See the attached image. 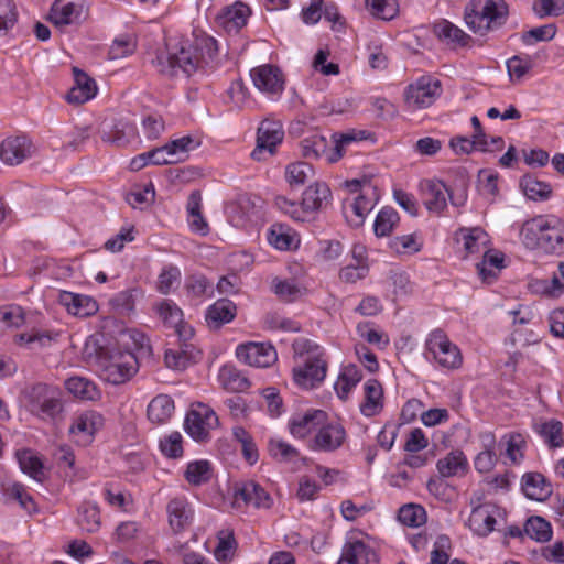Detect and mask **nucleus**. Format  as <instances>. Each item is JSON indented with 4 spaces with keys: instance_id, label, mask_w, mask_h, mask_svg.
<instances>
[{
    "instance_id": "obj_18",
    "label": "nucleus",
    "mask_w": 564,
    "mask_h": 564,
    "mask_svg": "<svg viewBox=\"0 0 564 564\" xmlns=\"http://www.w3.org/2000/svg\"><path fill=\"white\" fill-rule=\"evenodd\" d=\"M84 11V0H55L48 18L57 26L68 25L78 22Z\"/></svg>"
},
{
    "instance_id": "obj_37",
    "label": "nucleus",
    "mask_w": 564,
    "mask_h": 564,
    "mask_svg": "<svg viewBox=\"0 0 564 564\" xmlns=\"http://www.w3.org/2000/svg\"><path fill=\"white\" fill-rule=\"evenodd\" d=\"M330 197V189L323 182H315L303 192L302 205L307 213L315 212L323 207Z\"/></svg>"
},
{
    "instance_id": "obj_9",
    "label": "nucleus",
    "mask_w": 564,
    "mask_h": 564,
    "mask_svg": "<svg viewBox=\"0 0 564 564\" xmlns=\"http://www.w3.org/2000/svg\"><path fill=\"white\" fill-rule=\"evenodd\" d=\"M442 93L441 82L431 76H422L409 85L405 90V102L410 107L426 108L431 106Z\"/></svg>"
},
{
    "instance_id": "obj_60",
    "label": "nucleus",
    "mask_w": 564,
    "mask_h": 564,
    "mask_svg": "<svg viewBox=\"0 0 564 564\" xmlns=\"http://www.w3.org/2000/svg\"><path fill=\"white\" fill-rule=\"evenodd\" d=\"M533 64L529 55L524 56H512L507 61V69L511 82L518 83L522 77L529 73Z\"/></svg>"
},
{
    "instance_id": "obj_2",
    "label": "nucleus",
    "mask_w": 564,
    "mask_h": 564,
    "mask_svg": "<svg viewBox=\"0 0 564 564\" xmlns=\"http://www.w3.org/2000/svg\"><path fill=\"white\" fill-rule=\"evenodd\" d=\"M293 348L300 358L299 365L293 369L294 381L305 389L314 388L326 377L324 350L308 339L295 340Z\"/></svg>"
},
{
    "instance_id": "obj_59",
    "label": "nucleus",
    "mask_w": 564,
    "mask_h": 564,
    "mask_svg": "<svg viewBox=\"0 0 564 564\" xmlns=\"http://www.w3.org/2000/svg\"><path fill=\"white\" fill-rule=\"evenodd\" d=\"M25 322L24 311L15 304L0 307V325L2 327H21Z\"/></svg>"
},
{
    "instance_id": "obj_10",
    "label": "nucleus",
    "mask_w": 564,
    "mask_h": 564,
    "mask_svg": "<svg viewBox=\"0 0 564 564\" xmlns=\"http://www.w3.org/2000/svg\"><path fill=\"white\" fill-rule=\"evenodd\" d=\"M284 131L281 122L265 119L263 120L257 133V147L251 152V158L261 161L264 159V154L272 155L279 143L282 142Z\"/></svg>"
},
{
    "instance_id": "obj_16",
    "label": "nucleus",
    "mask_w": 564,
    "mask_h": 564,
    "mask_svg": "<svg viewBox=\"0 0 564 564\" xmlns=\"http://www.w3.org/2000/svg\"><path fill=\"white\" fill-rule=\"evenodd\" d=\"M166 514L171 530L174 534H178L192 524L194 510L185 497H175L169 501Z\"/></svg>"
},
{
    "instance_id": "obj_45",
    "label": "nucleus",
    "mask_w": 564,
    "mask_h": 564,
    "mask_svg": "<svg viewBox=\"0 0 564 564\" xmlns=\"http://www.w3.org/2000/svg\"><path fill=\"white\" fill-rule=\"evenodd\" d=\"M315 171L306 162H294L286 166L285 178L291 186H303L306 182L313 180Z\"/></svg>"
},
{
    "instance_id": "obj_36",
    "label": "nucleus",
    "mask_w": 564,
    "mask_h": 564,
    "mask_svg": "<svg viewBox=\"0 0 564 564\" xmlns=\"http://www.w3.org/2000/svg\"><path fill=\"white\" fill-rule=\"evenodd\" d=\"M520 187L523 194L531 200H546L552 195V187L549 183L540 181L533 174H524L520 178Z\"/></svg>"
},
{
    "instance_id": "obj_58",
    "label": "nucleus",
    "mask_w": 564,
    "mask_h": 564,
    "mask_svg": "<svg viewBox=\"0 0 564 564\" xmlns=\"http://www.w3.org/2000/svg\"><path fill=\"white\" fill-rule=\"evenodd\" d=\"M18 15L13 0H0V36L6 35L15 25Z\"/></svg>"
},
{
    "instance_id": "obj_34",
    "label": "nucleus",
    "mask_w": 564,
    "mask_h": 564,
    "mask_svg": "<svg viewBox=\"0 0 564 564\" xmlns=\"http://www.w3.org/2000/svg\"><path fill=\"white\" fill-rule=\"evenodd\" d=\"M545 216H536L522 224L520 238L529 249L540 248L544 236Z\"/></svg>"
},
{
    "instance_id": "obj_15",
    "label": "nucleus",
    "mask_w": 564,
    "mask_h": 564,
    "mask_svg": "<svg viewBox=\"0 0 564 564\" xmlns=\"http://www.w3.org/2000/svg\"><path fill=\"white\" fill-rule=\"evenodd\" d=\"M423 204L431 213L440 215L447 207L449 189L440 180H424L420 183Z\"/></svg>"
},
{
    "instance_id": "obj_52",
    "label": "nucleus",
    "mask_w": 564,
    "mask_h": 564,
    "mask_svg": "<svg viewBox=\"0 0 564 564\" xmlns=\"http://www.w3.org/2000/svg\"><path fill=\"white\" fill-rule=\"evenodd\" d=\"M138 289L124 290L116 294L110 301L111 307L120 315L129 316L134 312Z\"/></svg>"
},
{
    "instance_id": "obj_24",
    "label": "nucleus",
    "mask_w": 564,
    "mask_h": 564,
    "mask_svg": "<svg viewBox=\"0 0 564 564\" xmlns=\"http://www.w3.org/2000/svg\"><path fill=\"white\" fill-rule=\"evenodd\" d=\"M240 502L254 508H270L272 499L259 484L247 481L235 492L234 505L240 506Z\"/></svg>"
},
{
    "instance_id": "obj_49",
    "label": "nucleus",
    "mask_w": 564,
    "mask_h": 564,
    "mask_svg": "<svg viewBox=\"0 0 564 564\" xmlns=\"http://www.w3.org/2000/svg\"><path fill=\"white\" fill-rule=\"evenodd\" d=\"M398 519L404 525L417 528L425 523L426 512L420 505L409 503L399 509Z\"/></svg>"
},
{
    "instance_id": "obj_43",
    "label": "nucleus",
    "mask_w": 564,
    "mask_h": 564,
    "mask_svg": "<svg viewBox=\"0 0 564 564\" xmlns=\"http://www.w3.org/2000/svg\"><path fill=\"white\" fill-rule=\"evenodd\" d=\"M361 380V372L355 365H348L344 368L341 373L338 377V380L335 383V390L337 395L341 400H346L350 393V391L357 386V383Z\"/></svg>"
},
{
    "instance_id": "obj_8",
    "label": "nucleus",
    "mask_w": 564,
    "mask_h": 564,
    "mask_svg": "<svg viewBox=\"0 0 564 564\" xmlns=\"http://www.w3.org/2000/svg\"><path fill=\"white\" fill-rule=\"evenodd\" d=\"M185 430L195 441L204 442L209 437V431L218 426V416L206 404H193L185 417Z\"/></svg>"
},
{
    "instance_id": "obj_17",
    "label": "nucleus",
    "mask_w": 564,
    "mask_h": 564,
    "mask_svg": "<svg viewBox=\"0 0 564 564\" xmlns=\"http://www.w3.org/2000/svg\"><path fill=\"white\" fill-rule=\"evenodd\" d=\"M250 9L241 1L225 7L216 17V23L227 33H238L247 24Z\"/></svg>"
},
{
    "instance_id": "obj_7",
    "label": "nucleus",
    "mask_w": 564,
    "mask_h": 564,
    "mask_svg": "<svg viewBox=\"0 0 564 564\" xmlns=\"http://www.w3.org/2000/svg\"><path fill=\"white\" fill-rule=\"evenodd\" d=\"M426 349L443 368L457 369L463 362L460 350L441 329L430 334L426 340Z\"/></svg>"
},
{
    "instance_id": "obj_14",
    "label": "nucleus",
    "mask_w": 564,
    "mask_h": 564,
    "mask_svg": "<svg viewBox=\"0 0 564 564\" xmlns=\"http://www.w3.org/2000/svg\"><path fill=\"white\" fill-rule=\"evenodd\" d=\"M138 370V357L131 352L121 354L112 358L102 370L106 381L112 384H121L128 381Z\"/></svg>"
},
{
    "instance_id": "obj_64",
    "label": "nucleus",
    "mask_w": 564,
    "mask_h": 564,
    "mask_svg": "<svg viewBox=\"0 0 564 564\" xmlns=\"http://www.w3.org/2000/svg\"><path fill=\"white\" fill-rule=\"evenodd\" d=\"M532 9L539 18L560 17L564 14V0H535Z\"/></svg>"
},
{
    "instance_id": "obj_12",
    "label": "nucleus",
    "mask_w": 564,
    "mask_h": 564,
    "mask_svg": "<svg viewBox=\"0 0 564 564\" xmlns=\"http://www.w3.org/2000/svg\"><path fill=\"white\" fill-rule=\"evenodd\" d=\"M34 152L35 147L26 135L9 137L0 144V159L8 165H18Z\"/></svg>"
},
{
    "instance_id": "obj_57",
    "label": "nucleus",
    "mask_w": 564,
    "mask_h": 564,
    "mask_svg": "<svg viewBox=\"0 0 564 564\" xmlns=\"http://www.w3.org/2000/svg\"><path fill=\"white\" fill-rule=\"evenodd\" d=\"M366 4L371 14L381 20L389 21L398 13L395 0H366Z\"/></svg>"
},
{
    "instance_id": "obj_54",
    "label": "nucleus",
    "mask_w": 564,
    "mask_h": 564,
    "mask_svg": "<svg viewBox=\"0 0 564 564\" xmlns=\"http://www.w3.org/2000/svg\"><path fill=\"white\" fill-rule=\"evenodd\" d=\"M9 499L15 500L29 514L37 511L36 503L22 484L14 482L6 490Z\"/></svg>"
},
{
    "instance_id": "obj_42",
    "label": "nucleus",
    "mask_w": 564,
    "mask_h": 564,
    "mask_svg": "<svg viewBox=\"0 0 564 564\" xmlns=\"http://www.w3.org/2000/svg\"><path fill=\"white\" fill-rule=\"evenodd\" d=\"M200 196L198 192H193L187 204L188 224L192 231L206 236L209 231L207 221L200 213Z\"/></svg>"
},
{
    "instance_id": "obj_26",
    "label": "nucleus",
    "mask_w": 564,
    "mask_h": 564,
    "mask_svg": "<svg viewBox=\"0 0 564 564\" xmlns=\"http://www.w3.org/2000/svg\"><path fill=\"white\" fill-rule=\"evenodd\" d=\"M521 486L525 497L531 500L545 501L553 492L552 485L540 473H525Z\"/></svg>"
},
{
    "instance_id": "obj_53",
    "label": "nucleus",
    "mask_w": 564,
    "mask_h": 564,
    "mask_svg": "<svg viewBox=\"0 0 564 564\" xmlns=\"http://www.w3.org/2000/svg\"><path fill=\"white\" fill-rule=\"evenodd\" d=\"M271 290L273 293L285 302H293L302 295V290L294 280H272Z\"/></svg>"
},
{
    "instance_id": "obj_41",
    "label": "nucleus",
    "mask_w": 564,
    "mask_h": 564,
    "mask_svg": "<svg viewBox=\"0 0 564 564\" xmlns=\"http://www.w3.org/2000/svg\"><path fill=\"white\" fill-rule=\"evenodd\" d=\"M219 380L227 391L242 392L250 386L249 380L235 367L224 366L219 371Z\"/></svg>"
},
{
    "instance_id": "obj_35",
    "label": "nucleus",
    "mask_w": 564,
    "mask_h": 564,
    "mask_svg": "<svg viewBox=\"0 0 564 564\" xmlns=\"http://www.w3.org/2000/svg\"><path fill=\"white\" fill-rule=\"evenodd\" d=\"M174 412V401L167 394H159L151 400L147 409L148 419L155 424L165 423Z\"/></svg>"
},
{
    "instance_id": "obj_6",
    "label": "nucleus",
    "mask_w": 564,
    "mask_h": 564,
    "mask_svg": "<svg viewBox=\"0 0 564 564\" xmlns=\"http://www.w3.org/2000/svg\"><path fill=\"white\" fill-rule=\"evenodd\" d=\"M347 187L352 193L360 191L352 202L344 206V214L348 223L354 227H360L364 224L366 216L375 207L376 202L378 200V195L376 188L369 181H364L361 184L358 180H351L347 182Z\"/></svg>"
},
{
    "instance_id": "obj_56",
    "label": "nucleus",
    "mask_w": 564,
    "mask_h": 564,
    "mask_svg": "<svg viewBox=\"0 0 564 564\" xmlns=\"http://www.w3.org/2000/svg\"><path fill=\"white\" fill-rule=\"evenodd\" d=\"M538 433L544 438L550 447L563 445L562 423L556 420L542 423L536 427Z\"/></svg>"
},
{
    "instance_id": "obj_4",
    "label": "nucleus",
    "mask_w": 564,
    "mask_h": 564,
    "mask_svg": "<svg viewBox=\"0 0 564 564\" xmlns=\"http://www.w3.org/2000/svg\"><path fill=\"white\" fill-rule=\"evenodd\" d=\"M20 399L30 413L42 420H53L63 411V392L56 386L31 383L21 391Z\"/></svg>"
},
{
    "instance_id": "obj_47",
    "label": "nucleus",
    "mask_w": 564,
    "mask_h": 564,
    "mask_svg": "<svg viewBox=\"0 0 564 564\" xmlns=\"http://www.w3.org/2000/svg\"><path fill=\"white\" fill-rule=\"evenodd\" d=\"M435 33L440 39L445 40L448 43H455L459 46H465L470 41V36L468 34L446 20L435 25Z\"/></svg>"
},
{
    "instance_id": "obj_29",
    "label": "nucleus",
    "mask_w": 564,
    "mask_h": 564,
    "mask_svg": "<svg viewBox=\"0 0 564 564\" xmlns=\"http://www.w3.org/2000/svg\"><path fill=\"white\" fill-rule=\"evenodd\" d=\"M199 356L200 351L192 344H181L180 348L165 351L164 361L170 369L183 370L195 362Z\"/></svg>"
},
{
    "instance_id": "obj_28",
    "label": "nucleus",
    "mask_w": 564,
    "mask_h": 564,
    "mask_svg": "<svg viewBox=\"0 0 564 564\" xmlns=\"http://www.w3.org/2000/svg\"><path fill=\"white\" fill-rule=\"evenodd\" d=\"M436 468L443 478L463 477L467 474L469 464L462 451H452L437 460Z\"/></svg>"
},
{
    "instance_id": "obj_62",
    "label": "nucleus",
    "mask_w": 564,
    "mask_h": 564,
    "mask_svg": "<svg viewBox=\"0 0 564 564\" xmlns=\"http://www.w3.org/2000/svg\"><path fill=\"white\" fill-rule=\"evenodd\" d=\"M159 316L169 326L178 325L183 318L182 310L171 300H164L156 306Z\"/></svg>"
},
{
    "instance_id": "obj_27",
    "label": "nucleus",
    "mask_w": 564,
    "mask_h": 564,
    "mask_svg": "<svg viewBox=\"0 0 564 564\" xmlns=\"http://www.w3.org/2000/svg\"><path fill=\"white\" fill-rule=\"evenodd\" d=\"M544 224L540 248L546 252L564 251V223L556 217H545Z\"/></svg>"
},
{
    "instance_id": "obj_44",
    "label": "nucleus",
    "mask_w": 564,
    "mask_h": 564,
    "mask_svg": "<svg viewBox=\"0 0 564 564\" xmlns=\"http://www.w3.org/2000/svg\"><path fill=\"white\" fill-rule=\"evenodd\" d=\"M524 534L536 542H549L552 538V527L542 517L533 516L524 524Z\"/></svg>"
},
{
    "instance_id": "obj_48",
    "label": "nucleus",
    "mask_w": 564,
    "mask_h": 564,
    "mask_svg": "<svg viewBox=\"0 0 564 564\" xmlns=\"http://www.w3.org/2000/svg\"><path fill=\"white\" fill-rule=\"evenodd\" d=\"M77 523L82 530L93 533L100 527L99 509L96 505L85 502L78 509Z\"/></svg>"
},
{
    "instance_id": "obj_23",
    "label": "nucleus",
    "mask_w": 564,
    "mask_h": 564,
    "mask_svg": "<svg viewBox=\"0 0 564 564\" xmlns=\"http://www.w3.org/2000/svg\"><path fill=\"white\" fill-rule=\"evenodd\" d=\"M58 302L69 314L78 317L91 316L98 311L97 302L88 295L61 291Z\"/></svg>"
},
{
    "instance_id": "obj_31",
    "label": "nucleus",
    "mask_w": 564,
    "mask_h": 564,
    "mask_svg": "<svg viewBox=\"0 0 564 564\" xmlns=\"http://www.w3.org/2000/svg\"><path fill=\"white\" fill-rule=\"evenodd\" d=\"M383 389L376 379L365 383V401L360 404V412L365 416L377 415L383 408Z\"/></svg>"
},
{
    "instance_id": "obj_3",
    "label": "nucleus",
    "mask_w": 564,
    "mask_h": 564,
    "mask_svg": "<svg viewBox=\"0 0 564 564\" xmlns=\"http://www.w3.org/2000/svg\"><path fill=\"white\" fill-rule=\"evenodd\" d=\"M508 13L505 0H470L465 7L464 21L474 33L484 35L503 25Z\"/></svg>"
},
{
    "instance_id": "obj_38",
    "label": "nucleus",
    "mask_w": 564,
    "mask_h": 564,
    "mask_svg": "<svg viewBox=\"0 0 564 564\" xmlns=\"http://www.w3.org/2000/svg\"><path fill=\"white\" fill-rule=\"evenodd\" d=\"M65 387L69 393L80 400L95 401L100 398V391L97 386L84 377L67 379Z\"/></svg>"
},
{
    "instance_id": "obj_20",
    "label": "nucleus",
    "mask_w": 564,
    "mask_h": 564,
    "mask_svg": "<svg viewBox=\"0 0 564 564\" xmlns=\"http://www.w3.org/2000/svg\"><path fill=\"white\" fill-rule=\"evenodd\" d=\"M498 509L494 505L485 503L475 507L468 519L470 530L478 536L486 538L494 530Z\"/></svg>"
},
{
    "instance_id": "obj_33",
    "label": "nucleus",
    "mask_w": 564,
    "mask_h": 564,
    "mask_svg": "<svg viewBox=\"0 0 564 564\" xmlns=\"http://www.w3.org/2000/svg\"><path fill=\"white\" fill-rule=\"evenodd\" d=\"M135 134L134 124L126 118H120L116 120L109 131H104L102 140L117 147H124L135 138Z\"/></svg>"
},
{
    "instance_id": "obj_13",
    "label": "nucleus",
    "mask_w": 564,
    "mask_h": 564,
    "mask_svg": "<svg viewBox=\"0 0 564 564\" xmlns=\"http://www.w3.org/2000/svg\"><path fill=\"white\" fill-rule=\"evenodd\" d=\"M236 356L245 364L258 368H267L274 364L278 358L273 346L258 343L239 345Z\"/></svg>"
},
{
    "instance_id": "obj_55",
    "label": "nucleus",
    "mask_w": 564,
    "mask_h": 564,
    "mask_svg": "<svg viewBox=\"0 0 564 564\" xmlns=\"http://www.w3.org/2000/svg\"><path fill=\"white\" fill-rule=\"evenodd\" d=\"M210 477V464L207 460L189 463L185 470L186 480L194 486L207 482Z\"/></svg>"
},
{
    "instance_id": "obj_30",
    "label": "nucleus",
    "mask_w": 564,
    "mask_h": 564,
    "mask_svg": "<svg viewBox=\"0 0 564 564\" xmlns=\"http://www.w3.org/2000/svg\"><path fill=\"white\" fill-rule=\"evenodd\" d=\"M482 451L474 459L475 469L481 474L489 473L497 464L496 437L491 432L480 434Z\"/></svg>"
},
{
    "instance_id": "obj_22",
    "label": "nucleus",
    "mask_w": 564,
    "mask_h": 564,
    "mask_svg": "<svg viewBox=\"0 0 564 564\" xmlns=\"http://www.w3.org/2000/svg\"><path fill=\"white\" fill-rule=\"evenodd\" d=\"M377 553L361 540L345 543L337 564H378Z\"/></svg>"
},
{
    "instance_id": "obj_39",
    "label": "nucleus",
    "mask_w": 564,
    "mask_h": 564,
    "mask_svg": "<svg viewBox=\"0 0 564 564\" xmlns=\"http://www.w3.org/2000/svg\"><path fill=\"white\" fill-rule=\"evenodd\" d=\"M104 425V417L101 414L95 411H87L78 415L73 425L70 426V433L84 434L87 436L94 435Z\"/></svg>"
},
{
    "instance_id": "obj_61",
    "label": "nucleus",
    "mask_w": 564,
    "mask_h": 564,
    "mask_svg": "<svg viewBox=\"0 0 564 564\" xmlns=\"http://www.w3.org/2000/svg\"><path fill=\"white\" fill-rule=\"evenodd\" d=\"M293 235L281 224H274L269 230L268 240L270 245L280 250H288L293 243Z\"/></svg>"
},
{
    "instance_id": "obj_63",
    "label": "nucleus",
    "mask_w": 564,
    "mask_h": 564,
    "mask_svg": "<svg viewBox=\"0 0 564 564\" xmlns=\"http://www.w3.org/2000/svg\"><path fill=\"white\" fill-rule=\"evenodd\" d=\"M268 449L271 457L279 462H290L299 455L296 448L282 440H270Z\"/></svg>"
},
{
    "instance_id": "obj_40",
    "label": "nucleus",
    "mask_w": 564,
    "mask_h": 564,
    "mask_svg": "<svg viewBox=\"0 0 564 564\" xmlns=\"http://www.w3.org/2000/svg\"><path fill=\"white\" fill-rule=\"evenodd\" d=\"M503 261V254L500 252H485L482 261L477 264V271L481 280L488 284L491 283L497 278V273L505 267Z\"/></svg>"
},
{
    "instance_id": "obj_51",
    "label": "nucleus",
    "mask_w": 564,
    "mask_h": 564,
    "mask_svg": "<svg viewBox=\"0 0 564 564\" xmlns=\"http://www.w3.org/2000/svg\"><path fill=\"white\" fill-rule=\"evenodd\" d=\"M181 284V271L175 265H166L162 269L158 278V291L161 294H169Z\"/></svg>"
},
{
    "instance_id": "obj_1",
    "label": "nucleus",
    "mask_w": 564,
    "mask_h": 564,
    "mask_svg": "<svg viewBox=\"0 0 564 564\" xmlns=\"http://www.w3.org/2000/svg\"><path fill=\"white\" fill-rule=\"evenodd\" d=\"M219 47L209 35L196 37L193 45H182L175 52H159L153 59L156 70L167 77H189L198 69L218 63Z\"/></svg>"
},
{
    "instance_id": "obj_19",
    "label": "nucleus",
    "mask_w": 564,
    "mask_h": 564,
    "mask_svg": "<svg viewBox=\"0 0 564 564\" xmlns=\"http://www.w3.org/2000/svg\"><path fill=\"white\" fill-rule=\"evenodd\" d=\"M254 86L262 93L280 94L283 90V77L281 70L273 65H261L250 72Z\"/></svg>"
},
{
    "instance_id": "obj_11",
    "label": "nucleus",
    "mask_w": 564,
    "mask_h": 564,
    "mask_svg": "<svg viewBox=\"0 0 564 564\" xmlns=\"http://www.w3.org/2000/svg\"><path fill=\"white\" fill-rule=\"evenodd\" d=\"M346 440V431L341 424L327 422L319 425L314 437L310 442V448L318 452H334L343 446Z\"/></svg>"
},
{
    "instance_id": "obj_21",
    "label": "nucleus",
    "mask_w": 564,
    "mask_h": 564,
    "mask_svg": "<svg viewBox=\"0 0 564 564\" xmlns=\"http://www.w3.org/2000/svg\"><path fill=\"white\" fill-rule=\"evenodd\" d=\"M327 420L326 412L322 410H308L303 414H295L290 423V432L297 438H304L312 432L318 430L319 425Z\"/></svg>"
},
{
    "instance_id": "obj_25",
    "label": "nucleus",
    "mask_w": 564,
    "mask_h": 564,
    "mask_svg": "<svg viewBox=\"0 0 564 564\" xmlns=\"http://www.w3.org/2000/svg\"><path fill=\"white\" fill-rule=\"evenodd\" d=\"M74 86L66 95V100L69 104L82 105L95 97L97 87L95 80L90 78L85 72L73 68Z\"/></svg>"
},
{
    "instance_id": "obj_50",
    "label": "nucleus",
    "mask_w": 564,
    "mask_h": 564,
    "mask_svg": "<svg viewBox=\"0 0 564 564\" xmlns=\"http://www.w3.org/2000/svg\"><path fill=\"white\" fill-rule=\"evenodd\" d=\"M398 221L399 215L393 208H382L377 215L373 224V230L376 236L384 237L390 235Z\"/></svg>"
},
{
    "instance_id": "obj_32",
    "label": "nucleus",
    "mask_w": 564,
    "mask_h": 564,
    "mask_svg": "<svg viewBox=\"0 0 564 564\" xmlns=\"http://www.w3.org/2000/svg\"><path fill=\"white\" fill-rule=\"evenodd\" d=\"M235 316L236 305L227 299H220L208 307L206 322L210 328H219L221 325L231 322Z\"/></svg>"
},
{
    "instance_id": "obj_5",
    "label": "nucleus",
    "mask_w": 564,
    "mask_h": 564,
    "mask_svg": "<svg viewBox=\"0 0 564 564\" xmlns=\"http://www.w3.org/2000/svg\"><path fill=\"white\" fill-rule=\"evenodd\" d=\"M362 139L364 132H360L359 134H333L334 147L330 152L327 153L328 142L326 138L315 133L301 141L302 155L306 159H318L322 155L327 154V161L334 163L341 159L346 145Z\"/></svg>"
},
{
    "instance_id": "obj_46",
    "label": "nucleus",
    "mask_w": 564,
    "mask_h": 564,
    "mask_svg": "<svg viewBox=\"0 0 564 564\" xmlns=\"http://www.w3.org/2000/svg\"><path fill=\"white\" fill-rule=\"evenodd\" d=\"M21 470L36 481L44 478L43 464L31 451L24 449L17 453Z\"/></svg>"
}]
</instances>
